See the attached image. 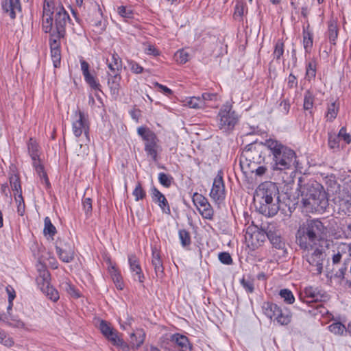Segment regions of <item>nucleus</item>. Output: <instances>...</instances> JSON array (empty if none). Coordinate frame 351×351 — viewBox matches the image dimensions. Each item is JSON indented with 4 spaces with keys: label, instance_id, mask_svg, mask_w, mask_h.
<instances>
[{
    "label": "nucleus",
    "instance_id": "24",
    "mask_svg": "<svg viewBox=\"0 0 351 351\" xmlns=\"http://www.w3.org/2000/svg\"><path fill=\"white\" fill-rule=\"evenodd\" d=\"M128 262L131 271L135 273L140 282H143L145 276L142 272L138 258L134 254H130L128 256Z\"/></svg>",
    "mask_w": 351,
    "mask_h": 351
},
{
    "label": "nucleus",
    "instance_id": "42",
    "mask_svg": "<svg viewBox=\"0 0 351 351\" xmlns=\"http://www.w3.org/2000/svg\"><path fill=\"white\" fill-rule=\"evenodd\" d=\"M201 97L205 101V107H215L210 102L217 101L218 95L216 93H204Z\"/></svg>",
    "mask_w": 351,
    "mask_h": 351
},
{
    "label": "nucleus",
    "instance_id": "22",
    "mask_svg": "<svg viewBox=\"0 0 351 351\" xmlns=\"http://www.w3.org/2000/svg\"><path fill=\"white\" fill-rule=\"evenodd\" d=\"M56 252L61 261L64 263H70L74 258L75 252L73 247L69 245L64 244V246H56Z\"/></svg>",
    "mask_w": 351,
    "mask_h": 351
},
{
    "label": "nucleus",
    "instance_id": "57",
    "mask_svg": "<svg viewBox=\"0 0 351 351\" xmlns=\"http://www.w3.org/2000/svg\"><path fill=\"white\" fill-rule=\"evenodd\" d=\"M117 12L121 16L126 19H130L133 15L132 10L125 6H119Z\"/></svg>",
    "mask_w": 351,
    "mask_h": 351
},
{
    "label": "nucleus",
    "instance_id": "27",
    "mask_svg": "<svg viewBox=\"0 0 351 351\" xmlns=\"http://www.w3.org/2000/svg\"><path fill=\"white\" fill-rule=\"evenodd\" d=\"M279 308L280 306L270 302H264L262 305L263 313L271 320H273L274 317L277 315L276 313L279 312Z\"/></svg>",
    "mask_w": 351,
    "mask_h": 351
},
{
    "label": "nucleus",
    "instance_id": "56",
    "mask_svg": "<svg viewBox=\"0 0 351 351\" xmlns=\"http://www.w3.org/2000/svg\"><path fill=\"white\" fill-rule=\"evenodd\" d=\"M241 284L243 289L247 292V293H252L254 289V282L253 280L250 279H245V278H243L241 280Z\"/></svg>",
    "mask_w": 351,
    "mask_h": 351
},
{
    "label": "nucleus",
    "instance_id": "59",
    "mask_svg": "<svg viewBox=\"0 0 351 351\" xmlns=\"http://www.w3.org/2000/svg\"><path fill=\"white\" fill-rule=\"evenodd\" d=\"M219 261L226 265H230L232 263L231 256L228 252H221L219 254Z\"/></svg>",
    "mask_w": 351,
    "mask_h": 351
},
{
    "label": "nucleus",
    "instance_id": "60",
    "mask_svg": "<svg viewBox=\"0 0 351 351\" xmlns=\"http://www.w3.org/2000/svg\"><path fill=\"white\" fill-rule=\"evenodd\" d=\"M337 136L339 138L343 139L347 144L351 142V136L346 132V129L343 127L340 129Z\"/></svg>",
    "mask_w": 351,
    "mask_h": 351
},
{
    "label": "nucleus",
    "instance_id": "3",
    "mask_svg": "<svg viewBox=\"0 0 351 351\" xmlns=\"http://www.w3.org/2000/svg\"><path fill=\"white\" fill-rule=\"evenodd\" d=\"M278 194V188L274 182L261 183L254 196V204L258 211L267 217L276 215L280 208Z\"/></svg>",
    "mask_w": 351,
    "mask_h": 351
},
{
    "label": "nucleus",
    "instance_id": "29",
    "mask_svg": "<svg viewBox=\"0 0 351 351\" xmlns=\"http://www.w3.org/2000/svg\"><path fill=\"white\" fill-rule=\"evenodd\" d=\"M338 26L337 20L332 18L328 23V36L330 43L335 45L338 37Z\"/></svg>",
    "mask_w": 351,
    "mask_h": 351
},
{
    "label": "nucleus",
    "instance_id": "19",
    "mask_svg": "<svg viewBox=\"0 0 351 351\" xmlns=\"http://www.w3.org/2000/svg\"><path fill=\"white\" fill-rule=\"evenodd\" d=\"M333 252L334 254L332 257V263L337 264L342 258L346 260L351 256V247L347 243H341L337 245Z\"/></svg>",
    "mask_w": 351,
    "mask_h": 351
},
{
    "label": "nucleus",
    "instance_id": "61",
    "mask_svg": "<svg viewBox=\"0 0 351 351\" xmlns=\"http://www.w3.org/2000/svg\"><path fill=\"white\" fill-rule=\"evenodd\" d=\"M83 208L86 214L92 211V199L89 197H84L82 199Z\"/></svg>",
    "mask_w": 351,
    "mask_h": 351
},
{
    "label": "nucleus",
    "instance_id": "30",
    "mask_svg": "<svg viewBox=\"0 0 351 351\" xmlns=\"http://www.w3.org/2000/svg\"><path fill=\"white\" fill-rule=\"evenodd\" d=\"M3 320L10 326L27 330L25 323L21 319L16 316L12 315L10 313L5 316Z\"/></svg>",
    "mask_w": 351,
    "mask_h": 351
},
{
    "label": "nucleus",
    "instance_id": "47",
    "mask_svg": "<svg viewBox=\"0 0 351 351\" xmlns=\"http://www.w3.org/2000/svg\"><path fill=\"white\" fill-rule=\"evenodd\" d=\"M339 110V107L337 106L335 102H332L328 107V111L326 114L327 119L329 121H332L337 115V112Z\"/></svg>",
    "mask_w": 351,
    "mask_h": 351
},
{
    "label": "nucleus",
    "instance_id": "4",
    "mask_svg": "<svg viewBox=\"0 0 351 351\" xmlns=\"http://www.w3.org/2000/svg\"><path fill=\"white\" fill-rule=\"evenodd\" d=\"M264 145L273 156V170L285 171L297 169L298 162L296 160V154L293 149L272 138L265 140Z\"/></svg>",
    "mask_w": 351,
    "mask_h": 351
},
{
    "label": "nucleus",
    "instance_id": "55",
    "mask_svg": "<svg viewBox=\"0 0 351 351\" xmlns=\"http://www.w3.org/2000/svg\"><path fill=\"white\" fill-rule=\"evenodd\" d=\"M256 165H253L252 167H247V171H250L252 173H255L256 176H263L267 169L266 167L263 165L258 166V167H256Z\"/></svg>",
    "mask_w": 351,
    "mask_h": 351
},
{
    "label": "nucleus",
    "instance_id": "45",
    "mask_svg": "<svg viewBox=\"0 0 351 351\" xmlns=\"http://www.w3.org/2000/svg\"><path fill=\"white\" fill-rule=\"evenodd\" d=\"M178 234L181 244L183 247L188 246L191 244V236L188 231L184 229L180 230Z\"/></svg>",
    "mask_w": 351,
    "mask_h": 351
},
{
    "label": "nucleus",
    "instance_id": "20",
    "mask_svg": "<svg viewBox=\"0 0 351 351\" xmlns=\"http://www.w3.org/2000/svg\"><path fill=\"white\" fill-rule=\"evenodd\" d=\"M2 9L8 13L12 19H14L17 12H21L20 0H4L1 3Z\"/></svg>",
    "mask_w": 351,
    "mask_h": 351
},
{
    "label": "nucleus",
    "instance_id": "54",
    "mask_svg": "<svg viewBox=\"0 0 351 351\" xmlns=\"http://www.w3.org/2000/svg\"><path fill=\"white\" fill-rule=\"evenodd\" d=\"M267 237L276 248H280L282 247V242L280 237L274 235V233L269 231L267 232Z\"/></svg>",
    "mask_w": 351,
    "mask_h": 351
},
{
    "label": "nucleus",
    "instance_id": "36",
    "mask_svg": "<svg viewBox=\"0 0 351 351\" xmlns=\"http://www.w3.org/2000/svg\"><path fill=\"white\" fill-rule=\"evenodd\" d=\"M110 273L117 288L120 290H122L123 288V285L119 272L115 269L114 266H112L111 268L110 269Z\"/></svg>",
    "mask_w": 351,
    "mask_h": 351
},
{
    "label": "nucleus",
    "instance_id": "10",
    "mask_svg": "<svg viewBox=\"0 0 351 351\" xmlns=\"http://www.w3.org/2000/svg\"><path fill=\"white\" fill-rule=\"evenodd\" d=\"M306 258L309 263V270L314 275H319L323 270L326 254L322 249L316 246L313 250H306Z\"/></svg>",
    "mask_w": 351,
    "mask_h": 351
},
{
    "label": "nucleus",
    "instance_id": "41",
    "mask_svg": "<svg viewBox=\"0 0 351 351\" xmlns=\"http://www.w3.org/2000/svg\"><path fill=\"white\" fill-rule=\"evenodd\" d=\"M314 102V95L313 93L308 90L304 93V108L306 110H311L313 108Z\"/></svg>",
    "mask_w": 351,
    "mask_h": 351
},
{
    "label": "nucleus",
    "instance_id": "40",
    "mask_svg": "<svg viewBox=\"0 0 351 351\" xmlns=\"http://www.w3.org/2000/svg\"><path fill=\"white\" fill-rule=\"evenodd\" d=\"M42 291L47 297L53 302H56L59 299V293L58 291L50 285L47 286L46 288L43 287Z\"/></svg>",
    "mask_w": 351,
    "mask_h": 351
},
{
    "label": "nucleus",
    "instance_id": "58",
    "mask_svg": "<svg viewBox=\"0 0 351 351\" xmlns=\"http://www.w3.org/2000/svg\"><path fill=\"white\" fill-rule=\"evenodd\" d=\"M328 146L330 149L339 148V138L337 135L330 134L328 137Z\"/></svg>",
    "mask_w": 351,
    "mask_h": 351
},
{
    "label": "nucleus",
    "instance_id": "46",
    "mask_svg": "<svg viewBox=\"0 0 351 351\" xmlns=\"http://www.w3.org/2000/svg\"><path fill=\"white\" fill-rule=\"evenodd\" d=\"M284 53V43L282 40H278L275 45L273 53L274 57L277 60H280Z\"/></svg>",
    "mask_w": 351,
    "mask_h": 351
},
{
    "label": "nucleus",
    "instance_id": "17",
    "mask_svg": "<svg viewBox=\"0 0 351 351\" xmlns=\"http://www.w3.org/2000/svg\"><path fill=\"white\" fill-rule=\"evenodd\" d=\"M302 298L306 303H313L326 300L327 295L324 292L319 290L317 287H306L302 294Z\"/></svg>",
    "mask_w": 351,
    "mask_h": 351
},
{
    "label": "nucleus",
    "instance_id": "6",
    "mask_svg": "<svg viewBox=\"0 0 351 351\" xmlns=\"http://www.w3.org/2000/svg\"><path fill=\"white\" fill-rule=\"evenodd\" d=\"M267 147L264 143L251 144L242 152L240 157V167L244 173H247V167L261 165L265 162Z\"/></svg>",
    "mask_w": 351,
    "mask_h": 351
},
{
    "label": "nucleus",
    "instance_id": "37",
    "mask_svg": "<svg viewBox=\"0 0 351 351\" xmlns=\"http://www.w3.org/2000/svg\"><path fill=\"white\" fill-rule=\"evenodd\" d=\"M88 146L86 144L77 143L73 148V154L79 158H84L88 155Z\"/></svg>",
    "mask_w": 351,
    "mask_h": 351
},
{
    "label": "nucleus",
    "instance_id": "32",
    "mask_svg": "<svg viewBox=\"0 0 351 351\" xmlns=\"http://www.w3.org/2000/svg\"><path fill=\"white\" fill-rule=\"evenodd\" d=\"M10 184L14 195H22L21 181L19 176L14 174L10 177Z\"/></svg>",
    "mask_w": 351,
    "mask_h": 351
},
{
    "label": "nucleus",
    "instance_id": "21",
    "mask_svg": "<svg viewBox=\"0 0 351 351\" xmlns=\"http://www.w3.org/2000/svg\"><path fill=\"white\" fill-rule=\"evenodd\" d=\"M151 194L152 200L158 204L164 213L169 214L171 212L170 207L165 195L155 186L152 188Z\"/></svg>",
    "mask_w": 351,
    "mask_h": 351
},
{
    "label": "nucleus",
    "instance_id": "26",
    "mask_svg": "<svg viewBox=\"0 0 351 351\" xmlns=\"http://www.w3.org/2000/svg\"><path fill=\"white\" fill-rule=\"evenodd\" d=\"M130 337V344L131 347L133 349H137L144 343L145 333L143 330H137L135 332H132Z\"/></svg>",
    "mask_w": 351,
    "mask_h": 351
},
{
    "label": "nucleus",
    "instance_id": "35",
    "mask_svg": "<svg viewBox=\"0 0 351 351\" xmlns=\"http://www.w3.org/2000/svg\"><path fill=\"white\" fill-rule=\"evenodd\" d=\"M328 329L336 335H343L347 332L348 326L346 327L345 325L339 322H335L329 325Z\"/></svg>",
    "mask_w": 351,
    "mask_h": 351
},
{
    "label": "nucleus",
    "instance_id": "38",
    "mask_svg": "<svg viewBox=\"0 0 351 351\" xmlns=\"http://www.w3.org/2000/svg\"><path fill=\"white\" fill-rule=\"evenodd\" d=\"M187 105L191 108H205V101L202 99L201 97H190L187 101Z\"/></svg>",
    "mask_w": 351,
    "mask_h": 351
},
{
    "label": "nucleus",
    "instance_id": "28",
    "mask_svg": "<svg viewBox=\"0 0 351 351\" xmlns=\"http://www.w3.org/2000/svg\"><path fill=\"white\" fill-rule=\"evenodd\" d=\"M279 312L276 313V315L273 319L274 321H276L278 324L280 325H287L291 320V313L286 308H282L280 307L278 309Z\"/></svg>",
    "mask_w": 351,
    "mask_h": 351
},
{
    "label": "nucleus",
    "instance_id": "51",
    "mask_svg": "<svg viewBox=\"0 0 351 351\" xmlns=\"http://www.w3.org/2000/svg\"><path fill=\"white\" fill-rule=\"evenodd\" d=\"M15 201L17 204V213L20 216H23L25 213V205L22 195H15Z\"/></svg>",
    "mask_w": 351,
    "mask_h": 351
},
{
    "label": "nucleus",
    "instance_id": "62",
    "mask_svg": "<svg viewBox=\"0 0 351 351\" xmlns=\"http://www.w3.org/2000/svg\"><path fill=\"white\" fill-rule=\"evenodd\" d=\"M287 86L289 88H293L298 86V80L296 77L292 73H290L288 76Z\"/></svg>",
    "mask_w": 351,
    "mask_h": 351
},
{
    "label": "nucleus",
    "instance_id": "43",
    "mask_svg": "<svg viewBox=\"0 0 351 351\" xmlns=\"http://www.w3.org/2000/svg\"><path fill=\"white\" fill-rule=\"evenodd\" d=\"M45 228L43 230L44 234H49L50 236H53L56 233V229L55 226L52 224L51 219L49 217H46L44 220Z\"/></svg>",
    "mask_w": 351,
    "mask_h": 351
},
{
    "label": "nucleus",
    "instance_id": "52",
    "mask_svg": "<svg viewBox=\"0 0 351 351\" xmlns=\"http://www.w3.org/2000/svg\"><path fill=\"white\" fill-rule=\"evenodd\" d=\"M177 62L180 64H184L189 60V54L184 49L179 50L176 53Z\"/></svg>",
    "mask_w": 351,
    "mask_h": 351
},
{
    "label": "nucleus",
    "instance_id": "2",
    "mask_svg": "<svg viewBox=\"0 0 351 351\" xmlns=\"http://www.w3.org/2000/svg\"><path fill=\"white\" fill-rule=\"evenodd\" d=\"M69 21V14L59 1L45 0L43 29L45 33L54 34L56 36L64 37L65 27Z\"/></svg>",
    "mask_w": 351,
    "mask_h": 351
},
{
    "label": "nucleus",
    "instance_id": "9",
    "mask_svg": "<svg viewBox=\"0 0 351 351\" xmlns=\"http://www.w3.org/2000/svg\"><path fill=\"white\" fill-rule=\"evenodd\" d=\"M239 120L236 112L229 105H224L220 109L217 115V125L219 130L224 132L232 130Z\"/></svg>",
    "mask_w": 351,
    "mask_h": 351
},
{
    "label": "nucleus",
    "instance_id": "64",
    "mask_svg": "<svg viewBox=\"0 0 351 351\" xmlns=\"http://www.w3.org/2000/svg\"><path fill=\"white\" fill-rule=\"evenodd\" d=\"M0 342L8 347H11L14 344L13 339L10 337H7L5 332L2 339H0Z\"/></svg>",
    "mask_w": 351,
    "mask_h": 351
},
{
    "label": "nucleus",
    "instance_id": "13",
    "mask_svg": "<svg viewBox=\"0 0 351 351\" xmlns=\"http://www.w3.org/2000/svg\"><path fill=\"white\" fill-rule=\"evenodd\" d=\"M267 233L256 226L251 225L246 228L245 239L247 246L254 250L265 241Z\"/></svg>",
    "mask_w": 351,
    "mask_h": 351
},
{
    "label": "nucleus",
    "instance_id": "16",
    "mask_svg": "<svg viewBox=\"0 0 351 351\" xmlns=\"http://www.w3.org/2000/svg\"><path fill=\"white\" fill-rule=\"evenodd\" d=\"M60 37L54 34H50L49 45L51 49V56L54 67H59L61 61L60 53Z\"/></svg>",
    "mask_w": 351,
    "mask_h": 351
},
{
    "label": "nucleus",
    "instance_id": "63",
    "mask_svg": "<svg viewBox=\"0 0 351 351\" xmlns=\"http://www.w3.org/2000/svg\"><path fill=\"white\" fill-rule=\"evenodd\" d=\"M129 64L130 66L131 71L135 73L139 74L143 71V67L136 62L131 61Z\"/></svg>",
    "mask_w": 351,
    "mask_h": 351
},
{
    "label": "nucleus",
    "instance_id": "34",
    "mask_svg": "<svg viewBox=\"0 0 351 351\" xmlns=\"http://www.w3.org/2000/svg\"><path fill=\"white\" fill-rule=\"evenodd\" d=\"M303 45L306 52H308L313 46V34L309 30V25L303 30Z\"/></svg>",
    "mask_w": 351,
    "mask_h": 351
},
{
    "label": "nucleus",
    "instance_id": "53",
    "mask_svg": "<svg viewBox=\"0 0 351 351\" xmlns=\"http://www.w3.org/2000/svg\"><path fill=\"white\" fill-rule=\"evenodd\" d=\"M172 177L165 173H160L158 174V180L159 182L165 187H169L172 182Z\"/></svg>",
    "mask_w": 351,
    "mask_h": 351
},
{
    "label": "nucleus",
    "instance_id": "25",
    "mask_svg": "<svg viewBox=\"0 0 351 351\" xmlns=\"http://www.w3.org/2000/svg\"><path fill=\"white\" fill-rule=\"evenodd\" d=\"M109 341L115 346L119 347L123 351H128L130 346L125 343L123 339L119 336V332L116 330H112L106 337H105Z\"/></svg>",
    "mask_w": 351,
    "mask_h": 351
},
{
    "label": "nucleus",
    "instance_id": "18",
    "mask_svg": "<svg viewBox=\"0 0 351 351\" xmlns=\"http://www.w3.org/2000/svg\"><path fill=\"white\" fill-rule=\"evenodd\" d=\"M170 341L171 346L179 351H192V346L185 335L173 334L170 337Z\"/></svg>",
    "mask_w": 351,
    "mask_h": 351
},
{
    "label": "nucleus",
    "instance_id": "14",
    "mask_svg": "<svg viewBox=\"0 0 351 351\" xmlns=\"http://www.w3.org/2000/svg\"><path fill=\"white\" fill-rule=\"evenodd\" d=\"M193 202L203 218L213 219V210L205 197L198 193H195L193 196Z\"/></svg>",
    "mask_w": 351,
    "mask_h": 351
},
{
    "label": "nucleus",
    "instance_id": "48",
    "mask_svg": "<svg viewBox=\"0 0 351 351\" xmlns=\"http://www.w3.org/2000/svg\"><path fill=\"white\" fill-rule=\"evenodd\" d=\"M132 195L134 196L136 201H139L145 197L146 193L145 190L143 189L142 185L140 182L137 183L134 190L132 192Z\"/></svg>",
    "mask_w": 351,
    "mask_h": 351
},
{
    "label": "nucleus",
    "instance_id": "23",
    "mask_svg": "<svg viewBox=\"0 0 351 351\" xmlns=\"http://www.w3.org/2000/svg\"><path fill=\"white\" fill-rule=\"evenodd\" d=\"M152 265L154 268L156 276L158 278H162L164 275V267L160 253L156 247L152 249Z\"/></svg>",
    "mask_w": 351,
    "mask_h": 351
},
{
    "label": "nucleus",
    "instance_id": "31",
    "mask_svg": "<svg viewBox=\"0 0 351 351\" xmlns=\"http://www.w3.org/2000/svg\"><path fill=\"white\" fill-rule=\"evenodd\" d=\"M60 286L63 291H66L71 296L76 298L80 297V294L75 287L67 279H64Z\"/></svg>",
    "mask_w": 351,
    "mask_h": 351
},
{
    "label": "nucleus",
    "instance_id": "12",
    "mask_svg": "<svg viewBox=\"0 0 351 351\" xmlns=\"http://www.w3.org/2000/svg\"><path fill=\"white\" fill-rule=\"evenodd\" d=\"M27 149L33 161V166L34 167L36 171L46 186L49 188L50 186V182L47 173L44 171L43 165L40 164L38 160V145L36 141L33 138H30L27 144Z\"/></svg>",
    "mask_w": 351,
    "mask_h": 351
},
{
    "label": "nucleus",
    "instance_id": "49",
    "mask_svg": "<svg viewBox=\"0 0 351 351\" xmlns=\"http://www.w3.org/2000/svg\"><path fill=\"white\" fill-rule=\"evenodd\" d=\"M86 83L93 89L99 90L100 84L97 82L96 78L90 73L84 75Z\"/></svg>",
    "mask_w": 351,
    "mask_h": 351
},
{
    "label": "nucleus",
    "instance_id": "44",
    "mask_svg": "<svg viewBox=\"0 0 351 351\" xmlns=\"http://www.w3.org/2000/svg\"><path fill=\"white\" fill-rule=\"evenodd\" d=\"M279 295L283 299L284 302L287 304H293L295 301V298L292 292L287 289H281Z\"/></svg>",
    "mask_w": 351,
    "mask_h": 351
},
{
    "label": "nucleus",
    "instance_id": "11",
    "mask_svg": "<svg viewBox=\"0 0 351 351\" xmlns=\"http://www.w3.org/2000/svg\"><path fill=\"white\" fill-rule=\"evenodd\" d=\"M72 132L76 138H79L83 134L88 138L89 132V121L87 115L77 109L73 112L72 120Z\"/></svg>",
    "mask_w": 351,
    "mask_h": 351
},
{
    "label": "nucleus",
    "instance_id": "5",
    "mask_svg": "<svg viewBox=\"0 0 351 351\" xmlns=\"http://www.w3.org/2000/svg\"><path fill=\"white\" fill-rule=\"evenodd\" d=\"M326 234V228L322 222L318 219L308 220L300 226L296 234L297 242L304 250H313Z\"/></svg>",
    "mask_w": 351,
    "mask_h": 351
},
{
    "label": "nucleus",
    "instance_id": "39",
    "mask_svg": "<svg viewBox=\"0 0 351 351\" xmlns=\"http://www.w3.org/2000/svg\"><path fill=\"white\" fill-rule=\"evenodd\" d=\"M316 75V62L313 60L309 62L306 66L305 78L308 81L314 79Z\"/></svg>",
    "mask_w": 351,
    "mask_h": 351
},
{
    "label": "nucleus",
    "instance_id": "50",
    "mask_svg": "<svg viewBox=\"0 0 351 351\" xmlns=\"http://www.w3.org/2000/svg\"><path fill=\"white\" fill-rule=\"evenodd\" d=\"M99 328L104 337H106L112 330H114L111 324L105 320L100 321Z\"/></svg>",
    "mask_w": 351,
    "mask_h": 351
},
{
    "label": "nucleus",
    "instance_id": "15",
    "mask_svg": "<svg viewBox=\"0 0 351 351\" xmlns=\"http://www.w3.org/2000/svg\"><path fill=\"white\" fill-rule=\"evenodd\" d=\"M210 197L216 203H220L225 199V185L221 172L214 179Z\"/></svg>",
    "mask_w": 351,
    "mask_h": 351
},
{
    "label": "nucleus",
    "instance_id": "33",
    "mask_svg": "<svg viewBox=\"0 0 351 351\" xmlns=\"http://www.w3.org/2000/svg\"><path fill=\"white\" fill-rule=\"evenodd\" d=\"M38 286L40 290L43 291V288L50 285V274L47 270H43L40 272L39 276L36 278Z\"/></svg>",
    "mask_w": 351,
    "mask_h": 351
},
{
    "label": "nucleus",
    "instance_id": "8",
    "mask_svg": "<svg viewBox=\"0 0 351 351\" xmlns=\"http://www.w3.org/2000/svg\"><path fill=\"white\" fill-rule=\"evenodd\" d=\"M138 134L145 141V151L149 157L154 161L158 160V154L161 151L159 140L156 134L147 127H139L137 129Z\"/></svg>",
    "mask_w": 351,
    "mask_h": 351
},
{
    "label": "nucleus",
    "instance_id": "1",
    "mask_svg": "<svg viewBox=\"0 0 351 351\" xmlns=\"http://www.w3.org/2000/svg\"><path fill=\"white\" fill-rule=\"evenodd\" d=\"M298 190L301 202L307 213H323L328 205L327 194L324 187L315 180L300 178Z\"/></svg>",
    "mask_w": 351,
    "mask_h": 351
},
{
    "label": "nucleus",
    "instance_id": "7",
    "mask_svg": "<svg viewBox=\"0 0 351 351\" xmlns=\"http://www.w3.org/2000/svg\"><path fill=\"white\" fill-rule=\"evenodd\" d=\"M106 64L108 68L107 71L108 87L111 94L117 96L121 87V71L123 65L121 58L117 53L114 52L107 58Z\"/></svg>",
    "mask_w": 351,
    "mask_h": 351
}]
</instances>
